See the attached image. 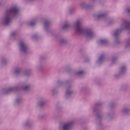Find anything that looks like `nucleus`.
Instances as JSON below:
<instances>
[{
  "instance_id": "obj_1",
  "label": "nucleus",
  "mask_w": 130,
  "mask_h": 130,
  "mask_svg": "<svg viewBox=\"0 0 130 130\" xmlns=\"http://www.w3.org/2000/svg\"><path fill=\"white\" fill-rule=\"evenodd\" d=\"M76 30L78 33H84L86 37L92 38L94 36V34L91 29H84L81 27V21L78 20L76 23Z\"/></svg>"
},
{
  "instance_id": "obj_2",
  "label": "nucleus",
  "mask_w": 130,
  "mask_h": 130,
  "mask_svg": "<svg viewBox=\"0 0 130 130\" xmlns=\"http://www.w3.org/2000/svg\"><path fill=\"white\" fill-rule=\"evenodd\" d=\"M18 12H19V9L17 8V7H15L12 8L11 9H10L7 12L6 14L7 15L8 14V15L6 16L5 18L6 25H9V24L11 23V18H10V15L12 14L17 15V14H18Z\"/></svg>"
},
{
  "instance_id": "obj_3",
  "label": "nucleus",
  "mask_w": 130,
  "mask_h": 130,
  "mask_svg": "<svg viewBox=\"0 0 130 130\" xmlns=\"http://www.w3.org/2000/svg\"><path fill=\"white\" fill-rule=\"evenodd\" d=\"M72 128V123H67L63 126V130H70Z\"/></svg>"
},
{
  "instance_id": "obj_4",
  "label": "nucleus",
  "mask_w": 130,
  "mask_h": 130,
  "mask_svg": "<svg viewBox=\"0 0 130 130\" xmlns=\"http://www.w3.org/2000/svg\"><path fill=\"white\" fill-rule=\"evenodd\" d=\"M20 47L21 48V50L23 51V52H26L27 50V46L25 44H24L22 42L20 43Z\"/></svg>"
},
{
  "instance_id": "obj_5",
  "label": "nucleus",
  "mask_w": 130,
  "mask_h": 130,
  "mask_svg": "<svg viewBox=\"0 0 130 130\" xmlns=\"http://www.w3.org/2000/svg\"><path fill=\"white\" fill-rule=\"evenodd\" d=\"M120 32V29H117V30H116L115 33L114 34V36H116V35H117V34H118V33H119Z\"/></svg>"
},
{
  "instance_id": "obj_6",
  "label": "nucleus",
  "mask_w": 130,
  "mask_h": 130,
  "mask_svg": "<svg viewBox=\"0 0 130 130\" xmlns=\"http://www.w3.org/2000/svg\"><path fill=\"white\" fill-rule=\"evenodd\" d=\"M35 24V22H31L29 24L30 26H34Z\"/></svg>"
},
{
  "instance_id": "obj_7",
  "label": "nucleus",
  "mask_w": 130,
  "mask_h": 130,
  "mask_svg": "<svg viewBox=\"0 0 130 130\" xmlns=\"http://www.w3.org/2000/svg\"><path fill=\"white\" fill-rule=\"evenodd\" d=\"M102 17H104V15L102 14V15H98L97 16V17H98V18H101Z\"/></svg>"
},
{
  "instance_id": "obj_8",
  "label": "nucleus",
  "mask_w": 130,
  "mask_h": 130,
  "mask_svg": "<svg viewBox=\"0 0 130 130\" xmlns=\"http://www.w3.org/2000/svg\"><path fill=\"white\" fill-rule=\"evenodd\" d=\"M84 73V71H80L77 74L78 75H82V74H83Z\"/></svg>"
},
{
  "instance_id": "obj_9",
  "label": "nucleus",
  "mask_w": 130,
  "mask_h": 130,
  "mask_svg": "<svg viewBox=\"0 0 130 130\" xmlns=\"http://www.w3.org/2000/svg\"><path fill=\"white\" fill-rule=\"evenodd\" d=\"M29 89V86H26L24 87V90H28Z\"/></svg>"
},
{
  "instance_id": "obj_10",
  "label": "nucleus",
  "mask_w": 130,
  "mask_h": 130,
  "mask_svg": "<svg viewBox=\"0 0 130 130\" xmlns=\"http://www.w3.org/2000/svg\"><path fill=\"white\" fill-rule=\"evenodd\" d=\"M69 26V24H65L64 25V28H67Z\"/></svg>"
},
{
  "instance_id": "obj_11",
  "label": "nucleus",
  "mask_w": 130,
  "mask_h": 130,
  "mask_svg": "<svg viewBox=\"0 0 130 130\" xmlns=\"http://www.w3.org/2000/svg\"><path fill=\"white\" fill-rule=\"evenodd\" d=\"M128 13H130V9L128 10Z\"/></svg>"
},
{
  "instance_id": "obj_12",
  "label": "nucleus",
  "mask_w": 130,
  "mask_h": 130,
  "mask_svg": "<svg viewBox=\"0 0 130 130\" xmlns=\"http://www.w3.org/2000/svg\"><path fill=\"white\" fill-rule=\"evenodd\" d=\"M12 90V88H10V89H9V90H10V91H11V90Z\"/></svg>"
},
{
  "instance_id": "obj_13",
  "label": "nucleus",
  "mask_w": 130,
  "mask_h": 130,
  "mask_svg": "<svg viewBox=\"0 0 130 130\" xmlns=\"http://www.w3.org/2000/svg\"><path fill=\"white\" fill-rule=\"evenodd\" d=\"M105 41H101V42H104Z\"/></svg>"
},
{
  "instance_id": "obj_14",
  "label": "nucleus",
  "mask_w": 130,
  "mask_h": 130,
  "mask_svg": "<svg viewBox=\"0 0 130 130\" xmlns=\"http://www.w3.org/2000/svg\"><path fill=\"white\" fill-rule=\"evenodd\" d=\"M123 68H124V67L122 68V69H123Z\"/></svg>"
}]
</instances>
